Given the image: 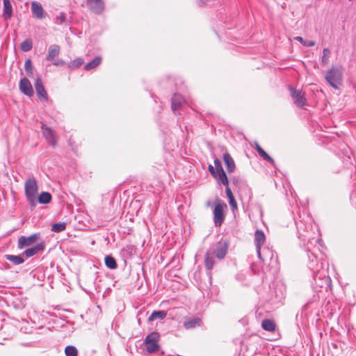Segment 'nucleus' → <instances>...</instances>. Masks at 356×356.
<instances>
[{
    "label": "nucleus",
    "instance_id": "1",
    "mask_svg": "<svg viewBox=\"0 0 356 356\" xmlns=\"http://www.w3.org/2000/svg\"><path fill=\"white\" fill-rule=\"evenodd\" d=\"M296 225L298 233V237L304 243L307 241V245L312 244L313 242L317 243L320 241L316 236L318 235L316 225H313L312 220L307 218L306 220H296Z\"/></svg>",
    "mask_w": 356,
    "mask_h": 356
},
{
    "label": "nucleus",
    "instance_id": "2",
    "mask_svg": "<svg viewBox=\"0 0 356 356\" xmlns=\"http://www.w3.org/2000/svg\"><path fill=\"white\" fill-rule=\"evenodd\" d=\"M311 284L316 291H321L322 290L327 291L331 286V279L326 275L325 270L321 269L318 271L313 272Z\"/></svg>",
    "mask_w": 356,
    "mask_h": 356
},
{
    "label": "nucleus",
    "instance_id": "3",
    "mask_svg": "<svg viewBox=\"0 0 356 356\" xmlns=\"http://www.w3.org/2000/svg\"><path fill=\"white\" fill-rule=\"evenodd\" d=\"M266 240V236L263 231L257 229L254 233V244L256 246L257 253L259 258L263 261H266L268 257L272 259L273 254L268 248H264L261 250V245Z\"/></svg>",
    "mask_w": 356,
    "mask_h": 356
},
{
    "label": "nucleus",
    "instance_id": "4",
    "mask_svg": "<svg viewBox=\"0 0 356 356\" xmlns=\"http://www.w3.org/2000/svg\"><path fill=\"white\" fill-rule=\"evenodd\" d=\"M24 191L27 201L32 209L35 208L37 204L36 195L38 191V186L35 178H29L25 181Z\"/></svg>",
    "mask_w": 356,
    "mask_h": 356
},
{
    "label": "nucleus",
    "instance_id": "5",
    "mask_svg": "<svg viewBox=\"0 0 356 356\" xmlns=\"http://www.w3.org/2000/svg\"><path fill=\"white\" fill-rule=\"evenodd\" d=\"M327 83L334 89L338 88L343 79V70L341 67H334L330 68L325 76Z\"/></svg>",
    "mask_w": 356,
    "mask_h": 356
},
{
    "label": "nucleus",
    "instance_id": "6",
    "mask_svg": "<svg viewBox=\"0 0 356 356\" xmlns=\"http://www.w3.org/2000/svg\"><path fill=\"white\" fill-rule=\"evenodd\" d=\"M160 335L156 332H152L149 334L145 339L146 350L148 353H153L159 349L158 343Z\"/></svg>",
    "mask_w": 356,
    "mask_h": 356
},
{
    "label": "nucleus",
    "instance_id": "7",
    "mask_svg": "<svg viewBox=\"0 0 356 356\" xmlns=\"http://www.w3.org/2000/svg\"><path fill=\"white\" fill-rule=\"evenodd\" d=\"M227 208L225 203L220 200L216 202L213 209V222L216 227H220L225 220L224 209Z\"/></svg>",
    "mask_w": 356,
    "mask_h": 356
},
{
    "label": "nucleus",
    "instance_id": "8",
    "mask_svg": "<svg viewBox=\"0 0 356 356\" xmlns=\"http://www.w3.org/2000/svg\"><path fill=\"white\" fill-rule=\"evenodd\" d=\"M307 254L309 259L308 268L312 271L316 272L322 269V264L318 261L314 252L309 250V246L307 247Z\"/></svg>",
    "mask_w": 356,
    "mask_h": 356
},
{
    "label": "nucleus",
    "instance_id": "9",
    "mask_svg": "<svg viewBox=\"0 0 356 356\" xmlns=\"http://www.w3.org/2000/svg\"><path fill=\"white\" fill-rule=\"evenodd\" d=\"M41 129L43 136L47 142L53 147H55L57 143V138L55 131L50 127H47L45 124L42 123Z\"/></svg>",
    "mask_w": 356,
    "mask_h": 356
},
{
    "label": "nucleus",
    "instance_id": "10",
    "mask_svg": "<svg viewBox=\"0 0 356 356\" xmlns=\"http://www.w3.org/2000/svg\"><path fill=\"white\" fill-rule=\"evenodd\" d=\"M291 95L294 104L298 107H303L306 104L305 93L300 90H296L290 87Z\"/></svg>",
    "mask_w": 356,
    "mask_h": 356
},
{
    "label": "nucleus",
    "instance_id": "11",
    "mask_svg": "<svg viewBox=\"0 0 356 356\" xmlns=\"http://www.w3.org/2000/svg\"><path fill=\"white\" fill-rule=\"evenodd\" d=\"M39 237V233L33 234L29 236H22L18 239L17 248L21 250L24 247L30 246L33 244Z\"/></svg>",
    "mask_w": 356,
    "mask_h": 356
},
{
    "label": "nucleus",
    "instance_id": "12",
    "mask_svg": "<svg viewBox=\"0 0 356 356\" xmlns=\"http://www.w3.org/2000/svg\"><path fill=\"white\" fill-rule=\"evenodd\" d=\"M227 250L228 241H220L216 244L215 250L211 251V252H213V255L215 254L218 259H222L227 254Z\"/></svg>",
    "mask_w": 356,
    "mask_h": 356
},
{
    "label": "nucleus",
    "instance_id": "13",
    "mask_svg": "<svg viewBox=\"0 0 356 356\" xmlns=\"http://www.w3.org/2000/svg\"><path fill=\"white\" fill-rule=\"evenodd\" d=\"M45 248V243L44 241L38 243L36 245L27 248L22 254L24 257L30 258L38 253L42 252Z\"/></svg>",
    "mask_w": 356,
    "mask_h": 356
},
{
    "label": "nucleus",
    "instance_id": "14",
    "mask_svg": "<svg viewBox=\"0 0 356 356\" xmlns=\"http://www.w3.org/2000/svg\"><path fill=\"white\" fill-rule=\"evenodd\" d=\"M35 88L38 97L41 101H47L48 95L44 88L42 81L40 77H38L35 81Z\"/></svg>",
    "mask_w": 356,
    "mask_h": 356
},
{
    "label": "nucleus",
    "instance_id": "15",
    "mask_svg": "<svg viewBox=\"0 0 356 356\" xmlns=\"http://www.w3.org/2000/svg\"><path fill=\"white\" fill-rule=\"evenodd\" d=\"M87 5L95 14L100 15L104 10V3L103 0H87Z\"/></svg>",
    "mask_w": 356,
    "mask_h": 356
},
{
    "label": "nucleus",
    "instance_id": "16",
    "mask_svg": "<svg viewBox=\"0 0 356 356\" xmlns=\"http://www.w3.org/2000/svg\"><path fill=\"white\" fill-rule=\"evenodd\" d=\"M31 12L37 19H42L45 17V12L42 5L37 2L33 1L31 3Z\"/></svg>",
    "mask_w": 356,
    "mask_h": 356
},
{
    "label": "nucleus",
    "instance_id": "17",
    "mask_svg": "<svg viewBox=\"0 0 356 356\" xmlns=\"http://www.w3.org/2000/svg\"><path fill=\"white\" fill-rule=\"evenodd\" d=\"M19 89L22 93L27 96H31L33 93L32 86L26 78H23L20 80Z\"/></svg>",
    "mask_w": 356,
    "mask_h": 356
},
{
    "label": "nucleus",
    "instance_id": "18",
    "mask_svg": "<svg viewBox=\"0 0 356 356\" xmlns=\"http://www.w3.org/2000/svg\"><path fill=\"white\" fill-rule=\"evenodd\" d=\"M201 324L202 320L199 317H190L184 321L183 326L186 330H191L200 327Z\"/></svg>",
    "mask_w": 356,
    "mask_h": 356
},
{
    "label": "nucleus",
    "instance_id": "19",
    "mask_svg": "<svg viewBox=\"0 0 356 356\" xmlns=\"http://www.w3.org/2000/svg\"><path fill=\"white\" fill-rule=\"evenodd\" d=\"M60 52V47L58 44H51L49 47L48 49V53L46 56V60L47 61H51L53 60L56 56L59 55Z\"/></svg>",
    "mask_w": 356,
    "mask_h": 356
},
{
    "label": "nucleus",
    "instance_id": "20",
    "mask_svg": "<svg viewBox=\"0 0 356 356\" xmlns=\"http://www.w3.org/2000/svg\"><path fill=\"white\" fill-rule=\"evenodd\" d=\"M223 161L228 172H233L235 170V163L229 153L223 154Z\"/></svg>",
    "mask_w": 356,
    "mask_h": 356
},
{
    "label": "nucleus",
    "instance_id": "21",
    "mask_svg": "<svg viewBox=\"0 0 356 356\" xmlns=\"http://www.w3.org/2000/svg\"><path fill=\"white\" fill-rule=\"evenodd\" d=\"M3 16L5 19H9L13 15V6L10 0H3Z\"/></svg>",
    "mask_w": 356,
    "mask_h": 356
},
{
    "label": "nucleus",
    "instance_id": "22",
    "mask_svg": "<svg viewBox=\"0 0 356 356\" xmlns=\"http://www.w3.org/2000/svg\"><path fill=\"white\" fill-rule=\"evenodd\" d=\"M184 99L181 95L175 94L171 99V108L174 113L178 110L182 104Z\"/></svg>",
    "mask_w": 356,
    "mask_h": 356
},
{
    "label": "nucleus",
    "instance_id": "23",
    "mask_svg": "<svg viewBox=\"0 0 356 356\" xmlns=\"http://www.w3.org/2000/svg\"><path fill=\"white\" fill-rule=\"evenodd\" d=\"M218 181L219 185H223L227 186L229 185L228 178L224 170L221 171H217L216 177H213Z\"/></svg>",
    "mask_w": 356,
    "mask_h": 356
},
{
    "label": "nucleus",
    "instance_id": "24",
    "mask_svg": "<svg viewBox=\"0 0 356 356\" xmlns=\"http://www.w3.org/2000/svg\"><path fill=\"white\" fill-rule=\"evenodd\" d=\"M4 257L6 260L13 263L15 265L22 264L25 261L22 253L19 255L6 254Z\"/></svg>",
    "mask_w": 356,
    "mask_h": 356
},
{
    "label": "nucleus",
    "instance_id": "25",
    "mask_svg": "<svg viewBox=\"0 0 356 356\" xmlns=\"http://www.w3.org/2000/svg\"><path fill=\"white\" fill-rule=\"evenodd\" d=\"M102 60V58L99 56H97L95 57L90 62L86 63L84 65V70L86 71H90L91 70H93L96 68L97 66H99Z\"/></svg>",
    "mask_w": 356,
    "mask_h": 356
},
{
    "label": "nucleus",
    "instance_id": "26",
    "mask_svg": "<svg viewBox=\"0 0 356 356\" xmlns=\"http://www.w3.org/2000/svg\"><path fill=\"white\" fill-rule=\"evenodd\" d=\"M204 264L207 270H211L214 265L213 252L208 250L204 256Z\"/></svg>",
    "mask_w": 356,
    "mask_h": 356
},
{
    "label": "nucleus",
    "instance_id": "27",
    "mask_svg": "<svg viewBox=\"0 0 356 356\" xmlns=\"http://www.w3.org/2000/svg\"><path fill=\"white\" fill-rule=\"evenodd\" d=\"M255 149L257 150L259 156H261L264 160L268 161L271 164H274V160L271 158L263 149L262 147L256 143Z\"/></svg>",
    "mask_w": 356,
    "mask_h": 356
},
{
    "label": "nucleus",
    "instance_id": "28",
    "mask_svg": "<svg viewBox=\"0 0 356 356\" xmlns=\"http://www.w3.org/2000/svg\"><path fill=\"white\" fill-rule=\"evenodd\" d=\"M262 328L268 332H274L276 329L275 322L271 319H264L261 323Z\"/></svg>",
    "mask_w": 356,
    "mask_h": 356
},
{
    "label": "nucleus",
    "instance_id": "29",
    "mask_svg": "<svg viewBox=\"0 0 356 356\" xmlns=\"http://www.w3.org/2000/svg\"><path fill=\"white\" fill-rule=\"evenodd\" d=\"M52 197L49 192H42L38 197V202L42 204H46L51 201Z\"/></svg>",
    "mask_w": 356,
    "mask_h": 356
},
{
    "label": "nucleus",
    "instance_id": "30",
    "mask_svg": "<svg viewBox=\"0 0 356 356\" xmlns=\"http://www.w3.org/2000/svg\"><path fill=\"white\" fill-rule=\"evenodd\" d=\"M104 262L106 266L111 270L116 269L118 267L116 260L111 255H107L104 258Z\"/></svg>",
    "mask_w": 356,
    "mask_h": 356
},
{
    "label": "nucleus",
    "instance_id": "31",
    "mask_svg": "<svg viewBox=\"0 0 356 356\" xmlns=\"http://www.w3.org/2000/svg\"><path fill=\"white\" fill-rule=\"evenodd\" d=\"M166 316V312L165 311H154L148 317L149 321H153L155 319H163Z\"/></svg>",
    "mask_w": 356,
    "mask_h": 356
},
{
    "label": "nucleus",
    "instance_id": "32",
    "mask_svg": "<svg viewBox=\"0 0 356 356\" xmlns=\"http://www.w3.org/2000/svg\"><path fill=\"white\" fill-rule=\"evenodd\" d=\"M84 61L82 58H76L67 63V67L71 69L78 68L83 64Z\"/></svg>",
    "mask_w": 356,
    "mask_h": 356
},
{
    "label": "nucleus",
    "instance_id": "33",
    "mask_svg": "<svg viewBox=\"0 0 356 356\" xmlns=\"http://www.w3.org/2000/svg\"><path fill=\"white\" fill-rule=\"evenodd\" d=\"M65 354L66 356H78L77 348L74 346H67L65 348Z\"/></svg>",
    "mask_w": 356,
    "mask_h": 356
},
{
    "label": "nucleus",
    "instance_id": "34",
    "mask_svg": "<svg viewBox=\"0 0 356 356\" xmlns=\"http://www.w3.org/2000/svg\"><path fill=\"white\" fill-rule=\"evenodd\" d=\"M294 40H296V41L300 42L303 46L307 47H314L316 44V42L314 41L304 40L300 36L295 37Z\"/></svg>",
    "mask_w": 356,
    "mask_h": 356
},
{
    "label": "nucleus",
    "instance_id": "35",
    "mask_svg": "<svg viewBox=\"0 0 356 356\" xmlns=\"http://www.w3.org/2000/svg\"><path fill=\"white\" fill-rule=\"evenodd\" d=\"M330 50L328 48H324L323 50V55L321 57V63L325 65L328 63L329 58L330 56Z\"/></svg>",
    "mask_w": 356,
    "mask_h": 356
},
{
    "label": "nucleus",
    "instance_id": "36",
    "mask_svg": "<svg viewBox=\"0 0 356 356\" xmlns=\"http://www.w3.org/2000/svg\"><path fill=\"white\" fill-rule=\"evenodd\" d=\"M66 229V223L60 222L55 223L51 227V231L54 232H60Z\"/></svg>",
    "mask_w": 356,
    "mask_h": 356
},
{
    "label": "nucleus",
    "instance_id": "37",
    "mask_svg": "<svg viewBox=\"0 0 356 356\" xmlns=\"http://www.w3.org/2000/svg\"><path fill=\"white\" fill-rule=\"evenodd\" d=\"M20 47L22 51L27 52L30 51L33 47L32 41L29 39L26 40L21 43Z\"/></svg>",
    "mask_w": 356,
    "mask_h": 356
},
{
    "label": "nucleus",
    "instance_id": "38",
    "mask_svg": "<svg viewBox=\"0 0 356 356\" xmlns=\"http://www.w3.org/2000/svg\"><path fill=\"white\" fill-rule=\"evenodd\" d=\"M24 68L26 72V75L28 76H32L33 75V65L31 59H28L26 60L24 64Z\"/></svg>",
    "mask_w": 356,
    "mask_h": 356
},
{
    "label": "nucleus",
    "instance_id": "39",
    "mask_svg": "<svg viewBox=\"0 0 356 356\" xmlns=\"http://www.w3.org/2000/svg\"><path fill=\"white\" fill-rule=\"evenodd\" d=\"M66 21V17L65 13H60L58 15L56 16L55 19V23L56 24L61 25L64 23H65Z\"/></svg>",
    "mask_w": 356,
    "mask_h": 356
},
{
    "label": "nucleus",
    "instance_id": "40",
    "mask_svg": "<svg viewBox=\"0 0 356 356\" xmlns=\"http://www.w3.org/2000/svg\"><path fill=\"white\" fill-rule=\"evenodd\" d=\"M228 201H229V204L230 205L232 211H234L237 210V209H238L237 202L234 198V196H232V197H230L229 198H228Z\"/></svg>",
    "mask_w": 356,
    "mask_h": 356
},
{
    "label": "nucleus",
    "instance_id": "41",
    "mask_svg": "<svg viewBox=\"0 0 356 356\" xmlns=\"http://www.w3.org/2000/svg\"><path fill=\"white\" fill-rule=\"evenodd\" d=\"M214 165H215V168H216V170H217V171L223 170V168H222V164H221V161L219 159H216L214 160Z\"/></svg>",
    "mask_w": 356,
    "mask_h": 356
},
{
    "label": "nucleus",
    "instance_id": "42",
    "mask_svg": "<svg viewBox=\"0 0 356 356\" xmlns=\"http://www.w3.org/2000/svg\"><path fill=\"white\" fill-rule=\"evenodd\" d=\"M231 181L234 185L237 186L243 181V179L238 176H234L232 178Z\"/></svg>",
    "mask_w": 356,
    "mask_h": 356
},
{
    "label": "nucleus",
    "instance_id": "43",
    "mask_svg": "<svg viewBox=\"0 0 356 356\" xmlns=\"http://www.w3.org/2000/svg\"><path fill=\"white\" fill-rule=\"evenodd\" d=\"M52 64L54 66H63L65 64V62L63 59H57Z\"/></svg>",
    "mask_w": 356,
    "mask_h": 356
},
{
    "label": "nucleus",
    "instance_id": "44",
    "mask_svg": "<svg viewBox=\"0 0 356 356\" xmlns=\"http://www.w3.org/2000/svg\"><path fill=\"white\" fill-rule=\"evenodd\" d=\"M208 169H209V171L211 173V175L213 177H216V175L217 173V170H216V168L213 165H209Z\"/></svg>",
    "mask_w": 356,
    "mask_h": 356
},
{
    "label": "nucleus",
    "instance_id": "45",
    "mask_svg": "<svg viewBox=\"0 0 356 356\" xmlns=\"http://www.w3.org/2000/svg\"><path fill=\"white\" fill-rule=\"evenodd\" d=\"M225 193H226L227 198H229L230 197L234 196L230 188L228 186H226Z\"/></svg>",
    "mask_w": 356,
    "mask_h": 356
},
{
    "label": "nucleus",
    "instance_id": "46",
    "mask_svg": "<svg viewBox=\"0 0 356 356\" xmlns=\"http://www.w3.org/2000/svg\"><path fill=\"white\" fill-rule=\"evenodd\" d=\"M354 197H355V194H354L353 193H351V195H350V199H351V200H353V199L354 198Z\"/></svg>",
    "mask_w": 356,
    "mask_h": 356
},
{
    "label": "nucleus",
    "instance_id": "47",
    "mask_svg": "<svg viewBox=\"0 0 356 356\" xmlns=\"http://www.w3.org/2000/svg\"><path fill=\"white\" fill-rule=\"evenodd\" d=\"M204 3L202 1H200V3H199L200 6H202V5H203Z\"/></svg>",
    "mask_w": 356,
    "mask_h": 356
},
{
    "label": "nucleus",
    "instance_id": "48",
    "mask_svg": "<svg viewBox=\"0 0 356 356\" xmlns=\"http://www.w3.org/2000/svg\"><path fill=\"white\" fill-rule=\"evenodd\" d=\"M251 192L250 191V195H249V200L251 198V195H250Z\"/></svg>",
    "mask_w": 356,
    "mask_h": 356
}]
</instances>
